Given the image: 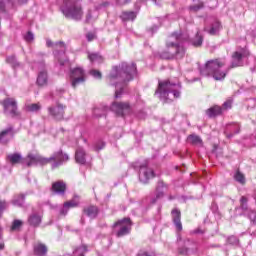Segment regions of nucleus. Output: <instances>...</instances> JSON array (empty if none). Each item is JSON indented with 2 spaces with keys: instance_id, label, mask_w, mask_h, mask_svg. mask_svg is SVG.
<instances>
[{
  "instance_id": "f257e3e1",
  "label": "nucleus",
  "mask_w": 256,
  "mask_h": 256,
  "mask_svg": "<svg viewBox=\"0 0 256 256\" xmlns=\"http://www.w3.org/2000/svg\"><path fill=\"white\" fill-rule=\"evenodd\" d=\"M137 75V66L135 63L127 64L125 62L122 65L114 66L108 76V83L112 87H116L115 98L119 99L123 93V87L127 81L133 80V77Z\"/></svg>"
},
{
  "instance_id": "f03ea898",
  "label": "nucleus",
  "mask_w": 256,
  "mask_h": 256,
  "mask_svg": "<svg viewBox=\"0 0 256 256\" xmlns=\"http://www.w3.org/2000/svg\"><path fill=\"white\" fill-rule=\"evenodd\" d=\"M67 161H69V155L63 153L62 150H59L54 152L49 158L39 154H28L27 157L22 160V163L27 167H32V165H48V163H52V169H56V167H61V165L67 163Z\"/></svg>"
},
{
  "instance_id": "7ed1b4c3",
  "label": "nucleus",
  "mask_w": 256,
  "mask_h": 256,
  "mask_svg": "<svg viewBox=\"0 0 256 256\" xmlns=\"http://www.w3.org/2000/svg\"><path fill=\"white\" fill-rule=\"evenodd\" d=\"M227 62L223 58L209 60L206 64L199 68L202 77H213L215 81H223L227 77L229 70L224 69Z\"/></svg>"
},
{
  "instance_id": "20e7f679",
  "label": "nucleus",
  "mask_w": 256,
  "mask_h": 256,
  "mask_svg": "<svg viewBox=\"0 0 256 256\" xmlns=\"http://www.w3.org/2000/svg\"><path fill=\"white\" fill-rule=\"evenodd\" d=\"M155 93L164 103H171L181 97V83H172L169 80L159 82Z\"/></svg>"
},
{
  "instance_id": "39448f33",
  "label": "nucleus",
  "mask_w": 256,
  "mask_h": 256,
  "mask_svg": "<svg viewBox=\"0 0 256 256\" xmlns=\"http://www.w3.org/2000/svg\"><path fill=\"white\" fill-rule=\"evenodd\" d=\"M187 39H189L187 34L173 33L169 36L166 42V47L170 56H167L166 59H169V57L183 59V57H185V48L183 47V43H185Z\"/></svg>"
},
{
  "instance_id": "423d86ee",
  "label": "nucleus",
  "mask_w": 256,
  "mask_h": 256,
  "mask_svg": "<svg viewBox=\"0 0 256 256\" xmlns=\"http://www.w3.org/2000/svg\"><path fill=\"white\" fill-rule=\"evenodd\" d=\"M60 11L66 19L81 21L83 19V7L78 0H58Z\"/></svg>"
},
{
  "instance_id": "0eeeda50",
  "label": "nucleus",
  "mask_w": 256,
  "mask_h": 256,
  "mask_svg": "<svg viewBox=\"0 0 256 256\" xmlns=\"http://www.w3.org/2000/svg\"><path fill=\"white\" fill-rule=\"evenodd\" d=\"M87 79V74H85V70L81 67H76L70 70V81L71 86L75 89L78 85H81Z\"/></svg>"
},
{
  "instance_id": "6e6552de",
  "label": "nucleus",
  "mask_w": 256,
  "mask_h": 256,
  "mask_svg": "<svg viewBox=\"0 0 256 256\" xmlns=\"http://www.w3.org/2000/svg\"><path fill=\"white\" fill-rule=\"evenodd\" d=\"M114 230L116 231L117 237H125L131 233V219L124 218L114 224Z\"/></svg>"
},
{
  "instance_id": "1a4fd4ad",
  "label": "nucleus",
  "mask_w": 256,
  "mask_h": 256,
  "mask_svg": "<svg viewBox=\"0 0 256 256\" xmlns=\"http://www.w3.org/2000/svg\"><path fill=\"white\" fill-rule=\"evenodd\" d=\"M65 109V105L57 103L56 105L48 107V114L54 121H63V119H65Z\"/></svg>"
},
{
  "instance_id": "9d476101",
  "label": "nucleus",
  "mask_w": 256,
  "mask_h": 256,
  "mask_svg": "<svg viewBox=\"0 0 256 256\" xmlns=\"http://www.w3.org/2000/svg\"><path fill=\"white\" fill-rule=\"evenodd\" d=\"M249 51L246 48H239L232 55L231 67H241L243 66V59L248 57Z\"/></svg>"
},
{
  "instance_id": "9b49d317",
  "label": "nucleus",
  "mask_w": 256,
  "mask_h": 256,
  "mask_svg": "<svg viewBox=\"0 0 256 256\" xmlns=\"http://www.w3.org/2000/svg\"><path fill=\"white\" fill-rule=\"evenodd\" d=\"M5 115L15 117L17 115V100L14 98H6L2 102Z\"/></svg>"
},
{
  "instance_id": "f8f14e48",
  "label": "nucleus",
  "mask_w": 256,
  "mask_h": 256,
  "mask_svg": "<svg viewBox=\"0 0 256 256\" xmlns=\"http://www.w3.org/2000/svg\"><path fill=\"white\" fill-rule=\"evenodd\" d=\"M233 105V100L229 99L223 103L222 108L219 106H214L206 110V114L208 117H217V115H221L223 111H227V109H231Z\"/></svg>"
},
{
  "instance_id": "ddd939ff",
  "label": "nucleus",
  "mask_w": 256,
  "mask_h": 256,
  "mask_svg": "<svg viewBox=\"0 0 256 256\" xmlns=\"http://www.w3.org/2000/svg\"><path fill=\"white\" fill-rule=\"evenodd\" d=\"M111 110L116 113V115H119L120 117H125V115H127V113L131 111V108L129 106V103L114 102L111 105Z\"/></svg>"
},
{
  "instance_id": "4468645a",
  "label": "nucleus",
  "mask_w": 256,
  "mask_h": 256,
  "mask_svg": "<svg viewBox=\"0 0 256 256\" xmlns=\"http://www.w3.org/2000/svg\"><path fill=\"white\" fill-rule=\"evenodd\" d=\"M155 177V172L147 165H141L139 169V181L149 183V180Z\"/></svg>"
},
{
  "instance_id": "2eb2a0df",
  "label": "nucleus",
  "mask_w": 256,
  "mask_h": 256,
  "mask_svg": "<svg viewBox=\"0 0 256 256\" xmlns=\"http://www.w3.org/2000/svg\"><path fill=\"white\" fill-rule=\"evenodd\" d=\"M67 50V47L65 46V42H56L54 43V55L56 59H58V63L60 65H65V61L61 60L59 57L61 55H65V51Z\"/></svg>"
},
{
  "instance_id": "dca6fc26",
  "label": "nucleus",
  "mask_w": 256,
  "mask_h": 256,
  "mask_svg": "<svg viewBox=\"0 0 256 256\" xmlns=\"http://www.w3.org/2000/svg\"><path fill=\"white\" fill-rule=\"evenodd\" d=\"M27 0H17V2H14V0H2L0 2V16H2L5 13V9H12V7H15V5H23V3H26Z\"/></svg>"
},
{
  "instance_id": "f3484780",
  "label": "nucleus",
  "mask_w": 256,
  "mask_h": 256,
  "mask_svg": "<svg viewBox=\"0 0 256 256\" xmlns=\"http://www.w3.org/2000/svg\"><path fill=\"white\" fill-rule=\"evenodd\" d=\"M39 67L42 70H40L39 73H38L37 85H39V87H45V85H47V81H48L47 71L44 70L45 69V64L40 63Z\"/></svg>"
},
{
  "instance_id": "a211bd4d",
  "label": "nucleus",
  "mask_w": 256,
  "mask_h": 256,
  "mask_svg": "<svg viewBox=\"0 0 256 256\" xmlns=\"http://www.w3.org/2000/svg\"><path fill=\"white\" fill-rule=\"evenodd\" d=\"M13 135H15V132L13 131V127L9 126L8 128L4 129L2 132H0V143L2 144L9 143V141L13 139Z\"/></svg>"
},
{
  "instance_id": "6ab92c4d",
  "label": "nucleus",
  "mask_w": 256,
  "mask_h": 256,
  "mask_svg": "<svg viewBox=\"0 0 256 256\" xmlns=\"http://www.w3.org/2000/svg\"><path fill=\"white\" fill-rule=\"evenodd\" d=\"M166 187L167 186L165 185V183L163 181L158 182L157 187H156V194L154 197H152L150 199L151 205H155V203H157L158 199H162V197L164 195L163 191H165Z\"/></svg>"
},
{
  "instance_id": "aec40b11",
  "label": "nucleus",
  "mask_w": 256,
  "mask_h": 256,
  "mask_svg": "<svg viewBox=\"0 0 256 256\" xmlns=\"http://www.w3.org/2000/svg\"><path fill=\"white\" fill-rule=\"evenodd\" d=\"M52 191L55 195H65L67 184L62 180L56 181L52 184Z\"/></svg>"
},
{
  "instance_id": "412c9836",
  "label": "nucleus",
  "mask_w": 256,
  "mask_h": 256,
  "mask_svg": "<svg viewBox=\"0 0 256 256\" xmlns=\"http://www.w3.org/2000/svg\"><path fill=\"white\" fill-rule=\"evenodd\" d=\"M221 29H223V26L218 20H214L210 27L204 28V30L209 33V35H219V31H221Z\"/></svg>"
},
{
  "instance_id": "4be33fe9",
  "label": "nucleus",
  "mask_w": 256,
  "mask_h": 256,
  "mask_svg": "<svg viewBox=\"0 0 256 256\" xmlns=\"http://www.w3.org/2000/svg\"><path fill=\"white\" fill-rule=\"evenodd\" d=\"M172 220L176 229L183 231V224L181 223V211L178 209L172 210Z\"/></svg>"
},
{
  "instance_id": "5701e85b",
  "label": "nucleus",
  "mask_w": 256,
  "mask_h": 256,
  "mask_svg": "<svg viewBox=\"0 0 256 256\" xmlns=\"http://www.w3.org/2000/svg\"><path fill=\"white\" fill-rule=\"evenodd\" d=\"M34 255L36 256L47 255V246L40 242H37L36 244H34Z\"/></svg>"
},
{
  "instance_id": "b1692460",
  "label": "nucleus",
  "mask_w": 256,
  "mask_h": 256,
  "mask_svg": "<svg viewBox=\"0 0 256 256\" xmlns=\"http://www.w3.org/2000/svg\"><path fill=\"white\" fill-rule=\"evenodd\" d=\"M85 150L83 148H78L75 153V160L78 162L80 165H85L87 163V160L85 158Z\"/></svg>"
},
{
  "instance_id": "393cba45",
  "label": "nucleus",
  "mask_w": 256,
  "mask_h": 256,
  "mask_svg": "<svg viewBox=\"0 0 256 256\" xmlns=\"http://www.w3.org/2000/svg\"><path fill=\"white\" fill-rule=\"evenodd\" d=\"M6 159L11 165H17L23 161V156L19 153L8 154Z\"/></svg>"
},
{
  "instance_id": "a878e982",
  "label": "nucleus",
  "mask_w": 256,
  "mask_h": 256,
  "mask_svg": "<svg viewBox=\"0 0 256 256\" xmlns=\"http://www.w3.org/2000/svg\"><path fill=\"white\" fill-rule=\"evenodd\" d=\"M28 223L32 227H39V225H41V215L38 213H32L28 218Z\"/></svg>"
},
{
  "instance_id": "bb28decb",
  "label": "nucleus",
  "mask_w": 256,
  "mask_h": 256,
  "mask_svg": "<svg viewBox=\"0 0 256 256\" xmlns=\"http://www.w3.org/2000/svg\"><path fill=\"white\" fill-rule=\"evenodd\" d=\"M188 143L191 145H198L199 147H203V140L197 134H192L187 137Z\"/></svg>"
},
{
  "instance_id": "cd10ccee",
  "label": "nucleus",
  "mask_w": 256,
  "mask_h": 256,
  "mask_svg": "<svg viewBox=\"0 0 256 256\" xmlns=\"http://www.w3.org/2000/svg\"><path fill=\"white\" fill-rule=\"evenodd\" d=\"M84 213H86L87 217H90V219H95L99 214V209L97 206H89L84 209Z\"/></svg>"
},
{
  "instance_id": "c85d7f7f",
  "label": "nucleus",
  "mask_w": 256,
  "mask_h": 256,
  "mask_svg": "<svg viewBox=\"0 0 256 256\" xmlns=\"http://www.w3.org/2000/svg\"><path fill=\"white\" fill-rule=\"evenodd\" d=\"M240 129H241V126H239V124H230L227 127V131H230V134H227L226 136L228 137V139H231V137L239 133Z\"/></svg>"
},
{
  "instance_id": "c756f323",
  "label": "nucleus",
  "mask_w": 256,
  "mask_h": 256,
  "mask_svg": "<svg viewBox=\"0 0 256 256\" xmlns=\"http://www.w3.org/2000/svg\"><path fill=\"white\" fill-rule=\"evenodd\" d=\"M137 18V12L128 11L121 14L122 21H135Z\"/></svg>"
},
{
  "instance_id": "7c9ffc66",
  "label": "nucleus",
  "mask_w": 256,
  "mask_h": 256,
  "mask_svg": "<svg viewBox=\"0 0 256 256\" xmlns=\"http://www.w3.org/2000/svg\"><path fill=\"white\" fill-rule=\"evenodd\" d=\"M190 43L193 47H201V45H203V36L197 32L195 37L191 39Z\"/></svg>"
},
{
  "instance_id": "2f4dec72",
  "label": "nucleus",
  "mask_w": 256,
  "mask_h": 256,
  "mask_svg": "<svg viewBox=\"0 0 256 256\" xmlns=\"http://www.w3.org/2000/svg\"><path fill=\"white\" fill-rule=\"evenodd\" d=\"M87 251H89L87 249V246L81 245L73 250L72 256H85V253H87Z\"/></svg>"
},
{
  "instance_id": "473e14b6",
  "label": "nucleus",
  "mask_w": 256,
  "mask_h": 256,
  "mask_svg": "<svg viewBox=\"0 0 256 256\" xmlns=\"http://www.w3.org/2000/svg\"><path fill=\"white\" fill-rule=\"evenodd\" d=\"M12 203L16 207H23V203H25V195L21 194V195L15 196L14 199L12 200Z\"/></svg>"
},
{
  "instance_id": "72a5a7b5",
  "label": "nucleus",
  "mask_w": 256,
  "mask_h": 256,
  "mask_svg": "<svg viewBox=\"0 0 256 256\" xmlns=\"http://www.w3.org/2000/svg\"><path fill=\"white\" fill-rule=\"evenodd\" d=\"M88 59L91 61V63H102L103 62V56L99 55L98 53L89 54Z\"/></svg>"
},
{
  "instance_id": "f704fd0d",
  "label": "nucleus",
  "mask_w": 256,
  "mask_h": 256,
  "mask_svg": "<svg viewBox=\"0 0 256 256\" xmlns=\"http://www.w3.org/2000/svg\"><path fill=\"white\" fill-rule=\"evenodd\" d=\"M21 227H23V221L16 219L12 222L10 231H21Z\"/></svg>"
},
{
  "instance_id": "c9c22d12",
  "label": "nucleus",
  "mask_w": 256,
  "mask_h": 256,
  "mask_svg": "<svg viewBox=\"0 0 256 256\" xmlns=\"http://www.w3.org/2000/svg\"><path fill=\"white\" fill-rule=\"evenodd\" d=\"M97 10L91 11L89 10L86 14V23H91V21L97 19Z\"/></svg>"
},
{
  "instance_id": "e433bc0d",
  "label": "nucleus",
  "mask_w": 256,
  "mask_h": 256,
  "mask_svg": "<svg viewBox=\"0 0 256 256\" xmlns=\"http://www.w3.org/2000/svg\"><path fill=\"white\" fill-rule=\"evenodd\" d=\"M234 179L235 181H237V183H240V185H245V175H243V173H241L240 171H237L234 175Z\"/></svg>"
},
{
  "instance_id": "4c0bfd02",
  "label": "nucleus",
  "mask_w": 256,
  "mask_h": 256,
  "mask_svg": "<svg viewBox=\"0 0 256 256\" xmlns=\"http://www.w3.org/2000/svg\"><path fill=\"white\" fill-rule=\"evenodd\" d=\"M27 111H30L31 113H37V111L41 110V104L35 103V104H30L26 106Z\"/></svg>"
},
{
  "instance_id": "58836bf2",
  "label": "nucleus",
  "mask_w": 256,
  "mask_h": 256,
  "mask_svg": "<svg viewBox=\"0 0 256 256\" xmlns=\"http://www.w3.org/2000/svg\"><path fill=\"white\" fill-rule=\"evenodd\" d=\"M64 204H65V207H67L68 209L71 207H77V205H79V197L76 196L72 200L65 202Z\"/></svg>"
},
{
  "instance_id": "ea45409f",
  "label": "nucleus",
  "mask_w": 256,
  "mask_h": 256,
  "mask_svg": "<svg viewBox=\"0 0 256 256\" xmlns=\"http://www.w3.org/2000/svg\"><path fill=\"white\" fill-rule=\"evenodd\" d=\"M6 61L7 63H9L10 65H12V67H19V62L17 61V58L15 57V55H11V56H8L6 58Z\"/></svg>"
},
{
  "instance_id": "a19ab883",
  "label": "nucleus",
  "mask_w": 256,
  "mask_h": 256,
  "mask_svg": "<svg viewBox=\"0 0 256 256\" xmlns=\"http://www.w3.org/2000/svg\"><path fill=\"white\" fill-rule=\"evenodd\" d=\"M246 216L248 217V219H250V221L252 223H254V225H256V211L255 210H249L246 213Z\"/></svg>"
},
{
  "instance_id": "79ce46f5",
  "label": "nucleus",
  "mask_w": 256,
  "mask_h": 256,
  "mask_svg": "<svg viewBox=\"0 0 256 256\" xmlns=\"http://www.w3.org/2000/svg\"><path fill=\"white\" fill-rule=\"evenodd\" d=\"M203 7H204L203 2H199L198 4L190 6L189 9H190V11L197 12V11L203 9Z\"/></svg>"
},
{
  "instance_id": "37998d69",
  "label": "nucleus",
  "mask_w": 256,
  "mask_h": 256,
  "mask_svg": "<svg viewBox=\"0 0 256 256\" xmlns=\"http://www.w3.org/2000/svg\"><path fill=\"white\" fill-rule=\"evenodd\" d=\"M24 39L27 43H31L34 41L35 39V35H33L32 32H28L25 36H24Z\"/></svg>"
},
{
  "instance_id": "c03bdc74",
  "label": "nucleus",
  "mask_w": 256,
  "mask_h": 256,
  "mask_svg": "<svg viewBox=\"0 0 256 256\" xmlns=\"http://www.w3.org/2000/svg\"><path fill=\"white\" fill-rule=\"evenodd\" d=\"M104 147H105V142H103V141H98V142H96L95 145H94V150H95V151H101V149H104Z\"/></svg>"
},
{
  "instance_id": "a18cd8bd",
  "label": "nucleus",
  "mask_w": 256,
  "mask_h": 256,
  "mask_svg": "<svg viewBox=\"0 0 256 256\" xmlns=\"http://www.w3.org/2000/svg\"><path fill=\"white\" fill-rule=\"evenodd\" d=\"M89 74L92 75V77H94V79H101V77H102L101 72L98 70H90Z\"/></svg>"
},
{
  "instance_id": "49530a36",
  "label": "nucleus",
  "mask_w": 256,
  "mask_h": 256,
  "mask_svg": "<svg viewBox=\"0 0 256 256\" xmlns=\"http://www.w3.org/2000/svg\"><path fill=\"white\" fill-rule=\"evenodd\" d=\"M7 207H9V204H7V202L0 201V217L3 216V211H5V209H7Z\"/></svg>"
},
{
  "instance_id": "de8ad7c7",
  "label": "nucleus",
  "mask_w": 256,
  "mask_h": 256,
  "mask_svg": "<svg viewBox=\"0 0 256 256\" xmlns=\"http://www.w3.org/2000/svg\"><path fill=\"white\" fill-rule=\"evenodd\" d=\"M5 249V243L3 242V228L0 226V251Z\"/></svg>"
},
{
  "instance_id": "09e8293b",
  "label": "nucleus",
  "mask_w": 256,
  "mask_h": 256,
  "mask_svg": "<svg viewBox=\"0 0 256 256\" xmlns=\"http://www.w3.org/2000/svg\"><path fill=\"white\" fill-rule=\"evenodd\" d=\"M239 243V239L235 236H231L228 238L229 245H237Z\"/></svg>"
},
{
  "instance_id": "8fccbe9b",
  "label": "nucleus",
  "mask_w": 256,
  "mask_h": 256,
  "mask_svg": "<svg viewBox=\"0 0 256 256\" xmlns=\"http://www.w3.org/2000/svg\"><path fill=\"white\" fill-rule=\"evenodd\" d=\"M67 213H69V208L65 207L64 204L63 208L60 210V215H67Z\"/></svg>"
},
{
  "instance_id": "3c124183",
  "label": "nucleus",
  "mask_w": 256,
  "mask_h": 256,
  "mask_svg": "<svg viewBox=\"0 0 256 256\" xmlns=\"http://www.w3.org/2000/svg\"><path fill=\"white\" fill-rule=\"evenodd\" d=\"M46 45H47V47H52L53 49L55 48V43H53V41H51V39L46 40Z\"/></svg>"
},
{
  "instance_id": "603ef678",
  "label": "nucleus",
  "mask_w": 256,
  "mask_h": 256,
  "mask_svg": "<svg viewBox=\"0 0 256 256\" xmlns=\"http://www.w3.org/2000/svg\"><path fill=\"white\" fill-rule=\"evenodd\" d=\"M86 39H87L88 41H93V39H95V34H93V33H88V34L86 35Z\"/></svg>"
},
{
  "instance_id": "864d4df0",
  "label": "nucleus",
  "mask_w": 256,
  "mask_h": 256,
  "mask_svg": "<svg viewBox=\"0 0 256 256\" xmlns=\"http://www.w3.org/2000/svg\"><path fill=\"white\" fill-rule=\"evenodd\" d=\"M240 205H241V209L243 211H246L245 215H247V213H249V208H248L247 204H240Z\"/></svg>"
},
{
  "instance_id": "5fc2aeb1",
  "label": "nucleus",
  "mask_w": 256,
  "mask_h": 256,
  "mask_svg": "<svg viewBox=\"0 0 256 256\" xmlns=\"http://www.w3.org/2000/svg\"><path fill=\"white\" fill-rule=\"evenodd\" d=\"M179 253L181 255H187V253H189V249H187V248L179 249Z\"/></svg>"
},
{
  "instance_id": "6e6d98bb",
  "label": "nucleus",
  "mask_w": 256,
  "mask_h": 256,
  "mask_svg": "<svg viewBox=\"0 0 256 256\" xmlns=\"http://www.w3.org/2000/svg\"><path fill=\"white\" fill-rule=\"evenodd\" d=\"M195 234H201L203 235V233H205V230L201 229V228H197L196 230H194Z\"/></svg>"
},
{
  "instance_id": "4d7b16f0",
  "label": "nucleus",
  "mask_w": 256,
  "mask_h": 256,
  "mask_svg": "<svg viewBox=\"0 0 256 256\" xmlns=\"http://www.w3.org/2000/svg\"><path fill=\"white\" fill-rule=\"evenodd\" d=\"M247 197L245 196H242L241 199H240V204H247Z\"/></svg>"
},
{
  "instance_id": "13d9d810",
  "label": "nucleus",
  "mask_w": 256,
  "mask_h": 256,
  "mask_svg": "<svg viewBox=\"0 0 256 256\" xmlns=\"http://www.w3.org/2000/svg\"><path fill=\"white\" fill-rule=\"evenodd\" d=\"M119 5H125V3H129V0H116Z\"/></svg>"
},
{
  "instance_id": "bf43d9fd",
  "label": "nucleus",
  "mask_w": 256,
  "mask_h": 256,
  "mask_svg": "<svg viewBox=\"0 0 256 256\" xmlns=\"http://www.w3.org/2000/svg\"><path fill=\"white\" fill-rule=\"evenodd\" d=\"M98 113H99V108L94 109L95 117H101V115H99Z\"/></svg>"
},
{
  "instance_id": "052dcab7",
  "label": "nucleus",
  "mask_w": 256,
  "mask_h": 256,
  "mask_svg": "<svg viewBox=\"0 0 256 256\" xmlns=\"http://www.w3.org/2000/svg\"><path fill=\"white\" fill-rule=\"evenodd\" d=\"M157 29H159V27L154 26V27L150 28V31H151V33H155L157 31Z\"/></svg>"
},
{
  "instance_id": "680f3d73",
  "label": "nucleus",
  "mask_w": 256,
  "mask_h": 256,
  "mask_svg": "<svg viewBox=\"0 0 256 256\" xmlns=\"http://www.w3.org/2000/svg\"><path fill=\"white\" fill-rule=\"evenodd\" d=\"M251 235H253L254 237H256V233H255V232L251 233Z\"/></svg>"
},
{
  "instance_id": "e2e57ef3",
  "label": "nucleus",
  "mask_w": 256,
  "mask_h": 256,
  "mask_svg": "<svg viewBox=\"0 0 256 256\" xmlns=\"http://www.w3.org/2000/svg\"><path fill=\"white\" fill-rule=\"evenodd\" d=\"M154 3H157V0H152Z\"/></svg>"
},
{
  "instance_id": "0e129e2a",
  "label": "nucleus",
  "mask_w": 256,
  "mask_h": 256,
  "mask_svg": "<svg viewBox=\"0 0 256 256\" xmlns=\"http://www.w3.org/2000/svg\"><path fill=\"white\" fill-rule=\"evenodd\" d=\"M173 199V197H170V200Z\"/></svg>"
},
{
  "instance_id": "69168bd1",
  "label": "nucleus",
  "mask_w": 256,
  "mask_h": 256,
  "mask_svg": "<svg viewBox=\"0 0 256 256\" xmlns=\"http://www.w3.org/2000/svg\"><path fill=\"white\" fill-rule=\"evenodd\" d=\"M82 223H83V219H81Z\"/></svg>"
}]
</instances>
